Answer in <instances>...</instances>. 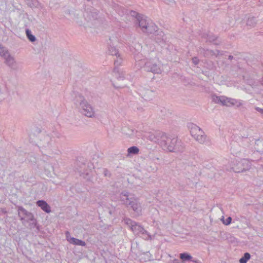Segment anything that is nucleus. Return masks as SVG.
Listing matches in <instances>:
<instances>
[{
    "label": "nucleus",
    "mask_w": 263,
    "mask_h": 263,
    "mask_svg": "<svg viewBox=\"0 0 263 263\" xmlns=\"http://www.w3.org/2000/svg\"><path fill=\"white\" fill-rule=\"evenodd\" d=\"M191 133L192 136L198 141L200 140V138L202 137V132L198 127L196 126L191 127Z\"/></svg>",
    "instance_id": "f257e3e1"
},
{
    "label": "nucleus",
    "mask_w": 263,
    "mask_h": 263,
    "mask_svg": "<svg viewBox=\"0 0 263 263\" xmlns=\"http://www.w3.org/2000/svg\"><path fill=\"white\" fill-rule=\"evenodd\" d=\"M83 114L87 117H91L93 115V112L91 107L87 104H82Z\"/></svg>",
    "instance_id": "f03ea898"
},
{
    "label": "nucleus",
    "mask_w": 263,
    "mask_h": 263,
    "mask_svg": "<svg viewBox=\"0 0 263 263\" xmlns=\"http://www.w3.org/2000/svg\"><path fill=\"white\" fill-rule=\"evenodd\" d=\"M37 204L45 212L47 213H49L50 212V208L45 201L43 200L38 201L37 202Z\"/></svg>",
    "instance_id": "7ed1b4c3"
},
{
    "label": "nucleus",
    "mask_w": 263,
    "mask_h": 263,
    "mask_svg": "<svg viewBox=\"0 0 263 263\" xmlns=\"http://www.w3.org/2000/svg\"><path fill=\"white\" fill-rule=\"evenodd\" d=\"M219 100L223 105L226 106H230L234 104V100L231 99L221 97L219 98Z\"/></svg>",
    "instance_id": "20e7f679"
},
{
    "label": "nucleus",
    "mask_w": 263,
    "mask_h": 263,
    "mask_svg": "<svg viewBox=\"0 0 263 263\" xmlns=\"http://www.w3.org/2000/svg\"><path fill=\"white\" fill-rule=\"evenodd\" d=\"M138 20L139 21V26L143 29L147 28V23L145 18L142 16L138 15Z\"/></svg>",
    "instance_id": "39448f33"
},
{
    "label": "nucleus",
    "mask_w": 263,
    "mask_h": 263,
    "mask_svg": "<svg viewBox=\"0 0 263 263\" xmlns=\"http://www.w3.org/2000/svg\"><path fill=\"white\" fill-rule=\"evenodd\" d=\"M70 243L75 244L77 245L80 246H85V242L80 240L79 239L74 238H70L69 239H68Z\"/></svg>",
    "instance_id": "423d86ee"
},
{
    "label": "nucleus",
    "mask_w": 263,
    "mask_h": 263,
    "mask_svg": "<svg viewBox=\"0 0 263 263\" xmlns=\"http://www.w3.org/2000/svg\"><path fill=\"white\" fill-rule=\"evenodd\" d=\"M250 255L249 253H246L244 254L243 257L241 258L239 260L240 263H246L247 261L250 259Z\"/></svg>",
    "instance_id": "0eeeda50"
},
{
    "label": "nucleus",
    "mask_w": 263,
    "mask_h": 263,
    "mask_svg": "<svg viewBox=\"0 0 263 263\" xmlns=\"http://www.w3.org/2000/svg\"><path fill=\"white\" fill-rule=\"evenodd\" d=\"M127 151L129 154H136L138 153L139 150L136 146H132L128 148Z\"/></svg>",
    "instance_id": "6e6552de"
},
{
    "label": "nucleus",
    "mask_w": 263,
    "mask_h": 263,
    "mask_svg": "<svg viewBox=\"0 0 263 263\" xmlns=\"http://www.w3.org/2000/svg\"><path fill=\"white\" fill-rule=\"evenodd\" d=\"M180 257L182 260H190L192 256L187 253H181L180 254Z\"/></svg>",
    "instance_id": "1a4fd4ad"
},
{
    "label": "nucleus",
    "mask_w": 263,
    "mask_h": 263,
    "mask_svg": "<svg viewBox=\"0 0 263 263\" xmlns=\"http://www.w3.org/2000/svg\"><path fill=\"white\" fill-rule=\"evenodd\" d=\"M0 54L6 58H10L7 51L3 47H0Z\"/></svg>",
    "instance_id": "9d476101"
},
{
    "label": "nucleus",
    "mask_w": 263,
    "mask_h": 263,
    "mask_svg": "<svg viewBox=\"0 0 263 263\" xmlns=\"http://www.w3.org/2000/svg\"><path fill=\"white\" fill-rule=\"evenodd\" d=\"M26 34L27 35L28 38L30 41L33 42L35 41V37L31 34V31L27 29L26 30Z\"/></svg>",
    "instance_id": "9b49d317"
},
{
    "label": "nucleus",
    "mask_w": 263,
    "mask_h": 263,
    "mask_svg": "<svg viewBox=\"0 0 263 263\" xmlns=\"http://www.w3.org/2000/svg\"><path fill=\"white\" fill-rule=\"evenodd\" d=\"M128 221H130V223L132 224L131 229L133 230V231H135V229L137 227H139V226H138L137 224H136L135 222H133L131 221L130 220H128V221L127 222V223H128Z\"/></svg>",
    "instance_id": "f8f14e48"
},
{
    "label": "nucleus",
    "mask_w": 263,
    "mask_h": 263,
    "mask_svg": "<svg viewBox=\"0 0 263 263\" xmlns=\"http://www.w3.org/2000/svg\"><path fill=\"white\" fill-rule=\"evenodd\" d=\"M231 217H229L225 221H223V223H224L226 225H228L231 223Z\"/></svg>",
    "instance_id": "ddd939ff"
},
{
    "label": "nucleus",
    "mask_w": 263,
    "mask_h": 263,
    "mask_svg": "<svg viewBox=\"0 0 263 263\" xmlns=\"http://www.w3.org/2000/svg\"><path fill=\"white\" fill-rule=\"evenodd\" d=\"M129 204H132V208H133L134 210L135 211V210H136L137 209L138 205H137V203H136V204L134 203L133 204H132V202H131L129 203Z\"/></svg>",
    "instance_id": "4468645a"
},
{
    "label": "nucleus",
    "mask_w": 263,
    "mask_h": 263,
    "mask_svg": "<svg viewBox=\"0 0 263 263\" xmlns=\"http://www.w3.org/2000/svg\"><path fill=\"white\" fill-rule=\"evenodd\" d=\"M167 149L170 151V152H173V151H175L176 149L174 147H172V146L171 145H169L167 147Z\"/></svg>",
    "instance_id": "2eb2a0df"
},
{
    "label": "nucleus",
    "mask_w": 263,
    "mask_h": 263,
    "mask_svg": "<svg viewBox=\"0 0 263 263\" xmlns=\"http://www.w3.org/2000/svg\"><path fill=\"white\" fill-rule=\"evenodd\" d=\"M193 61L195 64H197L198 63V60L196 58H193Z\"/></svg>",
    "instance_id": "dca6fc26"
},
{
    "label": "nucleus",
    "mask_w": 263,
    "mask_h": 263,
    "mask_svg": "<svg viewBox=\"0 0 263 263\" xmlns=\"http://www.w3.org/2000/svg\"><path fill=\"white\" fill-rule=\"evenodd\" d=\"M234 169V171H235V172H237V173H239V172H240L241 171H243V170H237L236 168H233Z\"/></svg>",
    "instance_id": "f3484780"
},
{
    "label": "nucleus",
    "mask_w": 263,
    "mask_h": 263,
    "mask_svg": "<svg viewBox=\"0 0 263 263\" xmlns=\"http://www.w3.org/2000/svg\"><path fill=\"white\" fill-rule=\"evenodd\" d=\"M172 142L173 144H176L177 142V140L176 139H173L172 140Z\"/></svg>",
    "instance_id": "a211bd4d"
},
{
    "label": "nucleus",
    "mask_w": 263,
    "mask_h": 263,
    "mask_svg": "<svg viewBox=\"0 0 263 263\" xmlns=\"http://www.w3.org/2000/svg\"><path fill=\"white\" fill-rule=\"evenodd\" d=\"M261 112H263V109H261Z\"/></svg>",
    "instance_id": "6ab92c4d"
}]
</instances>
